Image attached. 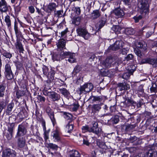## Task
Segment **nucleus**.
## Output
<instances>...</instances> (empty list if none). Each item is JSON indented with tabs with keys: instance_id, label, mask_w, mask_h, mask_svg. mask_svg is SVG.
<instances>
[{
	"instance_id": "f257e3e1",
	"label": "nucleus",
	"mask_w": 157,
	"mask_h": 157,
	"mask_svg": "<svg viewBox=\"0 0 157 157\" xmlns=\"http://www.w3.org/2000/svg\"><path fill=\"white\" fill-rule=\"evenodd\" d=\"M15 69V67L11 62H9L5 66L4 74L5 77L8 80H12L14 78L13 71Z\"/></svg>"
},
{
	"instance_id": "f03ea898",
	"label": "nucleus",
	"mask_w": 157,
	"mask_h": 157,
	"mask_svg": "<svg viewBox=\"0 0 157 157\" xmlns=\"http://www.w3.org/2000/svg\"><path fill=\"white\" fill-rule=\"evenodd\" d=\"M93 85L90 83H86L81 86L78 89V93L81 95L82 94H86L90 91L93 88Z\"/></svg>"
},
{
	"instance_id": "7ed1b4c3",
	"label": "nucleus",
	"mask_w": 157,
	"mask_h": 157,
	"mask_svg": "<svg viewBox=\"0 0 157 157\" xmlns=\"http://www.w3.org/2000/svg\"><path fill=\"white\" fill-rule=\"evenodd\" d=\"M28 124L26 122H23L18 126L16 137H18L25 135L27 132Z\"/></svg>"
},
{
	"instance_id": "20e7f679",
	"label": "nucleus",
	"mask_w": 157,
	"mask_h": 157,
	"mask_svg": "<svg viewBox=\"0 0 157 157\" xmlns=\"http://www.w3.org/2000/svg\"><path fill=\"white\" fill-rule=\"evenodd\" d=\"M76 31L79 36L82 37L86 40L88 39L90 37V34L88 32L86 28L84 27H78Z\"/></svg>"
},
{
	"instance_id": "39448f33",
	"label": "nucleus",
	"mask_w": 157,
	"mask_h": 157,
	"mask_svg": "<svg viewBox=\"0 0 157 157\" xmlns=\"http://www.w3.org/2000/svg\"><path fill=\"white\" fill-rule=\"evenodd\" d=\"M92 126L90 128V132H93L98 136L100 135L102 133V130L101 128L98 127V124L96 122H93Z\"/></svg>"
},
{
	"instance_id": "423d86ee",
	"label": "nucleus",
	"mask_w": 157,
	"mask_h": 157,
	"mask_svg": "<svg viewBox=\"0 0 157 157\" xmlns=\"http://www.w3.org/2000/svg\"><path fill=\"white\" fill-rule=\"evenodd\" d=\"M16 156L15 151L10 149H5L2 152V157H15Z\"/></svg>"
},
{
	"instance_id": "0eeeda50",
	"label": "nucleus",
	"mask_w": 157,
	"mask_h": 157,
	"mask_svg": "<svg viewBox=\"0 0 157 157\" xmlns=\"http://www.w3.org/2000/svg\"><path fill=\"white\" fill-rule=\"evenodd\" d=\"M141 63L142 64L147 63L152 65L155 67H157V58H146L143 59Z\"/></svg>"
},
{
	"instance_id": "6e6552de",
	"label": "nucleus",
	"mask_w": 157,
	"mask_h": 157,
	"mask_svg": "<svg viewBox=\"0 0 157 157\" xmlns=\"http://www.w3.org/2000/svg\"><path fill=\"white\" fill-rule=\"evenodd\" d=\"M14 128V124L13 123H10L8 126V130L5 136L8 140H11L13 136V130Z\"/></svg>"
},
{
	"instance_id": "1a4fd4ad",
	"label": "nucleus",
	"mask_w": 157,
	"mask_h": 157,
	"mask_svg": "<svg viewBox=\"0 0 157 157\" xmlns=\"http://www.w3.org/2000/svg\"><path fill=\"white\" fill-rule=\"evenodd\" d=\"M149 5L147 1L142 0L140 6V12L142 13H146L149 11Z\"/></svg>"
},
{
	"instance_id": "9d476101",
	"label": "nucleus",
	"mask_w": 157,
	"mask_h": 157,
	"mask_svg": "<svg viewBox=\"0 0 157 157\" xmlns=\"http://www.w3.org/2000/svg\"><path fill=\"white\" fill-rule=\"evenodd\" d=\"M123 43L122 41H117L113 45H111L108 49L116 51L122 48L123 46Z\"/></svg>"
},
{
	"instance_id": "9b49d317",
	"label": "nucleus",
	"mask_w": 157,
	"mask_h": 157,
	"mask_svg": "<svg viewBox=\"0 0 157 157\" xmlns=\"http://www.w3.org/2000/svg\"><path fill=\"white\" fill-rule=\"evenodd\" d=\"M105 118L107 120L108 123L110 124H116L119 121V117L117 115L115 116L111 117V115L110 114L107 116Z\"/></svg>"
},
{
	"instance_id": "f8f14e48",
	"label": "nucleus",
	"mask_w": 157,
	"mask_h": 157,
	"mask_svg": "<svg viewBox=\"0 0 157 157\" xmlns=\"http://www.w3.org/2000/svg\"><path fill=\"white\" fill-rule=\"evenodd\" d=\"M9 6L5 0H0V12L6 13L9 11Z\"/></svg>"
},
{
	"instance_id": "ddd939ff",
	"label": "nucleus",
	"mask_w": 157,
	"mask_h": 157,
	"mask_svg": "<svg viewBox=\"0 0 157 157\" xmlns=\"http://www.w3.org/2000/svg\"><path fill=\"white\" fill-rule=\"evenodd\" d=\"M66 40L63 39H61L58 40L56 44L57 50L59 51L66 49Z\"/></svg>"
},
{
	"instance_id": "4468645a",
	"label": "nucleus",
	"mask_w": 157,
	"mask_h": 157,
	"mask_svg": "<svg viewBox=\"0 0 157 157\" xmlns=\"http://www.w3.org/2000/svg\"><path fill=\"white\" fill-rule=\"evenodd\" d=\"M49 97L53 102L58 101L61 98L60 94L54 91H51V94H49Z\"/></svg>"
},
{
	"instance_id": "2eb2a0df",
	"label": "nucleus",
	"mask_w": 157,
	"mask_h": 157,
	"mask_svg": "<svg viewBox=\"0 0 157 157\" xmlns=\"http://www.w3.org/2000/svg\"><path fill=\"white\" fill-rule=\"evenodd\" d=\"M113 61L112 59L109 58H107L105 61L101 63V65L104 68H108L110 67Z\"/></svg>"
},
{
	"instance_id": "dca6fc26",
	"label": "nucleus",
	"mask_w": 157,
	"mask_h": 157,
	"mask_svg": "<svg viewBox=\"0 0 157 157\" xmlns=\"http://www.w3.org/2000/svg\"><path fill=\"white\" fill-rule=\"evenodd\" d=\"M113 13L118 17H122L125 14L123 10L120 8H116L113 10Z\"/></svg>"
},
{
	"instance_id": "f3484780",
	"label": "nucleus",
	"mask_w": 157,
	"mask_h": 157,
	"mask_svg": "<svg viewBox=\"0 0 157 157\" xmlns=\"http://www.w3.org/2000/svg\"><path fill=\"white\" fill-rule=\"evenodd\" d=\"M157 152L152 150H150L144 153H141V157H156Z\"/></svg>"
},
{
	"instance_id": "a211bd4d",
	"label": "nucleus",
	"mask_w": 157,
	"mask_h": 157,
	"mask_svg": "<svg viewBox=\"0 0 157 157\" xmlns=\"http://www.w3.org/2000/svg\"><path fill=\"white\" fill-rule=\"evenodd\" d=\"M117 87L120 91L123 90H127L130 88V86L126 83H119L117 85Z\"/></svg>"
},
{
	"instance_id": "6ab92c4d",
	"label": "nucleus",
	"mask_w": 157,
	"mask_h": 157,
	"mask_svg": "<svg viewBox=\"0 0 157 157\" xmlns=\"http://www.w3.org/2000/svg\"><path fill=\"white\" fill-rule=\"evenodd\" d=\"M135 125L127 124L123 125L121 126V129L123 132H127L132 130L134 128Z\"/></svg>"
},
{
	"instance_id": "aec40b11",
	"label": "nucleus",
	"mask_w": 157,
	"mask_h": 157,
	"mask_svg": "<svg viewBox=\"0 0 157 157\" xmlns=\"http://www.w3.org/2000/svg\"><path fill=\"white\" fill-rule=\"evenodd\" d=\"M52 136L55 141L58 142L60 140V133L59 131L57 129L52 132Z\"/></svg>"
},
{
	"instance_id": "412c9836",
	"label": "nucleus",
	"mask_w": 157,
	"mask_h": 157,
	"mask_svg": "<svg viewBox=\"0 0 157 157\" xmlns=\"http://www.w3.org/2000/svg\"><path fill=\"white\" fill-rule=\"evenodd\" d=\"M25 144V137H19L17 140V146L20 148L23 147Z\"/></svg>"
},
{
	"instance_id": "4be33fe9",
	"label": "nucleus",
	"mask_w": 157,
	"mask_h": 157,
	"mask_svg": "<svg viewBox=\"0 0 157 157\" xmlns=\"http://www.w3.org/2000/svg\"><path fill=\"white\" fill-rule=\"evenodd\" d=\"M136 44V47L144 51L146 49L147 44L144 41L137 42Z\"/></svg>"
},
{
	"instance_id": "5701e85b",
	"label": "nucleus",
	"mask_w": 157,
	"mask_h": 157,
	"mask_svg": "<svg viewBox=\"0 0 157 157\" xmlns=\"http://www.w3.org/2000/svg\"><path fill=\"white\" fill-rule=\"evenodd\" d=\"M103 97L101 96H90L88 99V100L92 101V102L98 101L101 102L103 100Z\"/></svg>"
},
{
	"instance_id": "b1692460",
	"label": "nucleus",
	"mask_w": 157,
	"mask_h": 157,
	"mask_svg": "<svg viewBox=\"0 0 157 157\" xmlns=\"http://www.w3.org/2000/svg\"><path fill=\"white\" fill-rule=\"evenodd\" d=\"M15 45L16 48L19 50L20 53H23L24 49L22 43L20 42L17 41Z\"/></svg>"
},
{
	"instance_id": "393cba45",
	"label": "nucleus",
	"mask_w": 157,
	"mask_h": 157,
	"mask_svg": "<svg viewBox=\"0 0 157 157\" xmlns=\"http://www.w3.org/2000/svg\"><path fill=\"white\" fill-rule=\"evenodd\" d=\"M58 6L55 3H50L47 6V11L51 12L56 10V8Z\"/></svg>"
},
{
	"instance_id": "a878e982",
	"label": "nucleus",
	"mask_w": 157,
	"mask_h": 157,
	"mask_svg": "<svg viewBox=\"0 0 157 157\" xmlns=\"http://www.w3.org/2000/svg\"><path fill=\"white\" fill-rule=\"evenodd\" d=\"M106 22V17H102L99 20L98 23V30L100 29L105 25Z\"/></svg>"
},
{
	"instance_id": "bb28decb",
	"label": "nucleus",
	"mask_w": 157,
	"mask_h": 157,
	"mask_svg": "<svg viewBox=\"0 0 157 157\" xmlns=\"http://www.w3.org/2000/svg\"><path fill=\"white\" fill-rule=\"evenodd\" d=\"M135 70L133 69L131 70L130 71L124 73L122 76V77L124 79L128 80L130 76L132 75Z\"/></svg>"
},
{
	"instance_id": "cd10ccee",
	"label": "nucleus",
	"mask_w": 157,
	"mask_h": 157,
	"mask_svg": "<svg viewBox=\"0 0 157 157\" xmlns=\"http://www.w3.org/2000/svg\"><path fill=\"white\" fill-rule=\"evenodd\" d=\"M80 154L77 150H73L69 152V157H80Z\"/></svg>"
},
{
	"instance_id": "c85d7f7f",
	"label": "nucleus",
	"mask_w": 157,
	"mask_h": 157,
	"mask_svg": "<svg viewBox=\"0 0 157 157\" xmlns=\"http://www.w3.org/2000/svg\"><path fill=\"white\" fill-rule=\"evenodd\" d=\"M91 15L92 19H96L101 16V13L98 10H95L93 11Z\"/></svg>"
},
{
	"instance_id": "c756f323",
	"label": "nucleus",
	"mask_w": 157,
	"mask_h": 157,
	"mask_svg": "<svg viewBox=\"0 0 157 157\" xmlns=\"http://www.w3.org/2000/svg\"><path fill=\"white\" fill-rule=\"evenodd\" d=\"M1 53L3 56L7 58L10 59L12 57V54L5 50H3V51H1Z\"/></svg>"
},
{
	"instance_id": "7c9ffc66",
	"label": "nucleus",
	"mask_w": 157,
	"mask_h": 157,
	"mask_svg": "<svg viewBox=\"0 0 157 157\" xmlns=\"http://www.w3.org/2000/svg\"><path fill=\"white\" fill-rule=\"evenodd\" d=\"M75 54L71 53L69 55V57L67 60L70 63H72L76 62V60L75 57Z\"/></svg>"
},
{
	"instance_id": "2f4dec72",
	"label": "nucleus",
	"mask_w": 157,
	"mask_h": 157,
	"mask_svg": "<svg viewBox=\"0 0 157 157\" xmlns=\"http://www.w3.org/2000/svg\"><path fill=\"white\" fill-rule=\"evenodd\" d=\"M52 59L54 61H57L62 59L59 53H55L52 56Z\"/></svg>"
},
{
	"instance_id": "473e14b6",
	"label": "nucleus",
	"mask_w": 157,
	"mask_h": 157,
	"mask_svg": "<svg viewBox=\"0 0 157 157\" xmlns=\"http://www.w3.org/2000/svg\"><path fill=\"white\" fill-rule=\"evenodd\" d=\"M124 32L125 34L128 35H132L135 33L134 29L131 28H126L125 29Z\"/></svg>"
},
{
	"instance_id": "72a5a7b5",
	"label": "nucleus",
	"mask_w": 157,
	"mask_h": 157,
	"mask_svg": "<svg viewBox=\"0 0 157 157\" xmlns=\"http://www.w3.org/2000/svg\"><path fill=\"white\" fill-rule=\"evenodd\" d=\"M60 51L61 52L59 53L62 59L66 58L67 56H69V55L71 54V52H64L63 50Z\"/></svg>"
},
{
	"instance_id": "f704fd0d",
	"label": "nucleus",
	"mask_w": 157,
	"mask_h": 157,
	"mask_svg": "<svg viewBox=\"0 0 157 157\" xmlns=\"http://www.w3.org/2000/svg\"><path fill=\"white\" fill-rule=\"evenodd\" d=\"M59 91L64 96H66L69 94V91L65 88L59 89Z\"/></svg>"
},
{
	"instance_id": "c9c22d12",
	"label": "nucleus",
	"mask_w": 157,
	"mask_h": 157,
	"mask_svg": "<svg viewBox=\"0 0 157 157\" xmlns=\"http://www.w3.org/2000/svg\"><path fill=\"white\" fill-rule=\"evenodd\" d=\"M134 52L136 55L140 58L142 57L144 55L143 53L137 48L134 49Z\"/></svg>"
},
{
	"instance_id": "e433bc0d",
	"label": "nucleus",
	"mask_w": 157,
	"mask_h": 157,
	"mask_svg": "<svg viewBox=\"0 0 157 157\" xmlns=\"http://www.w3.org/2000/svg\"><path fill=\"white\" fill-rule=\"evenodd\" d=\"M14 104L13 103H12L9 104L7 106V109L6 113L8 114H10L12 111V109L14 106Z\"/></svg>"
},
{
	"instance_id": "4c0bfd02",
	"label": "nucleus",
	"mask_w": 157,
	"mask_h": 157,
	"mask_svg": "<svg viewBox=\"0 0 157 157\" xmlns=\"http://www.w3.org/2000/svg\"><path fill=\"white\" fill-rule=\"evenodd\" d=\"M80 20L79 17H74L72 20V23L76 25H78L79 24Z\"/></svg>"
},
{
	"instance_id": "58836bf2",
	"label": "nucleus",
	"mask_w": 157,
	"mask_h": 157,
	"mask_svg": "<svg viewBox=\"0 0 157 157\" xmlns=\"http://www.w3.org/2000/svg\"><path fill=\"white\" fill-rule=\"evenodd\" d=\"M53 124L54 125L56 122V120L54 117V114L53 111L48 114Z\"/></svg>"
},
{
	"instance_id": "ea45409f",
	"label": "nucleus",
	"mask_w": 157,
	"mask_h": 157,
	"mask_svg": "<svg viewBox=\"0 0 157 157\" xmlns=\"http://www.w3.org/2000/svg\"><path fill=\"white\" fill-rule=\"evenodd\" d=\"M74 125L73 124L69 123L66 126V130L68 132L70 133L73 129Z\"/></svg>"
},
{
	"instance_id": "a19ab883",
	"label": "nucleus",
	"mask_w": 157,
	"mask_h": 157,
	"mask_svg": "<svg viewBox=\"0 0 157 157\" xmlns=\"http://www.w3.org/2000/svg\"><path fill=\"white\" fill-rule=\"evenodd\" d=\"M102 104V103H100L93 105L92 106V108L95 111H99L101 109V106Z\"/></svg>"
},
{
	"instance_id": "79ce46f5",
	"label": "nucleus",
	"mask_w": 157,
	"mask_h": 157,
	"mask_svg": "<svg viewBox=\"0 0 157 157\" xmlns=\"http://www.w3.org/2000/svg\"><path fill=\"white\" fill-rule=\"evenodd\" d=\"M14 29L15 31V33L17 37H19L21 35V32L19 31L18 29L17 24L15 22L14 25Z\"/></svg>"
},
{
	"instance_id": "37998d69",
	"label": "nucleus",
	"mask_w": 157,
	"mask_h": 157,
	"mask_svg": "<svg viewBox=\"0 0 157 157\" xmlns=\"http://www.w3.org/2000/svg\"><path fill=\"white\" fill-rule=\"evenodd\" d=\"M63 113L64 117L67 120H70L72 118V115L68 113L62 112Z\"/></svg>"
},
{
	"instance_id": "c03bdc74",
	"label": "nucleus",
	"mask_w": 157,
	"mask_h": 157,
	"mask_svg": "<svg viewBox=\"0 0 157 157\" xmlns=\"http://www.w3.org/2000/svg\"><path fill=\"white\" fill-rule=\"evenodd\" d=\"M5 21L6 24V25L8 27L11 26V21L10 19V17L9 15L6 16L5 18Z\"/></svg>"
},
{
	"instance_id": "a18cd8bd",
	"label": "nucleus",
	"mask_w": 157,
	"mask_h": 157,
	"mask_svg": "<svg viewBox=\"0 0 157 157\" xmlns=\"http://www.w3.org/2000/svg\"><path fill=\"white\" fill-rule=\"evenodd\" d=\"M156 85L155 83H152L151 87L150 88V90L151 92L155 93L157 91Z\"/></svg>"
},
{
	"instance_id": "49530a36",
	"label": "nucleus",
	"mask_w": 157,
	"mask_h": 157,
	"mask_svg": "<svg viewBox=\"0 0 157 157\" xmlns=\"http://www.w3.org/2000/svg\"><path fill=\"white\" fill-rule=\"evenodd\" d=\"M90 128L89 127L88 125H85L82 127V132L85 133L87 132H90Z\"/></svg>"
},
{
	"instance_id": "de8ad7c7",
	"label": "nucleus",
	"mask_w": 157,
	"mask_h": 157,
	"mask_svg": "<svg viewBox=\"0 0 157 157\" xmlns=\"http://www.w3.org/2000/svg\"><path fill=\"white\" fill-rule=\"evenodd\" d=\"M129 140L132 143L136 141V142H135V144H139V143L138 142V141H139V140L137 139V138L136 136H131L130 137Z\"/></svg>"
},
{
	"instance_id": "09e8293b",
	"label": "nucleus",
	"mask_w": 157,
	"mask_h": 157,
	"mask_svg": "<svg viewBox=\"0 0 157 157\" xmlns=\"http://www.w3.org/2000/svg\"><path fill=\"white\" fill-rule=\"evenodd\" d=\"M48 146L50 148L55 150H57L58 147L56 145L51 143H49L48 144Z\"/></svg>"
},
{
	"instance_id": "8fccbe9b",
	"label": "nucleus",
	"mask_w": 157,
	"mask_h": 157,
	"mask_svg": "<svg viewBox=\"0 0 157 157\" xmlns=\"http://www.w3.org/2000/svg\"><path fill=\"white\" fill-rule=\"evenodd\" d=\"M97 145L99 147L102 149H104L105 146V143L103 142L99 141L97 143Z\"/></svg>"
},
{
	"instance_id": "3c124183",
	"label": "nucleus",
	"mask_w": 157,
	"mask_h": 157,
	"mask_svg": "<svg viewBox=\"0 0 157 157\" xmlns=\"http://www.w3.org/2000/svg\"><path fill=\"white\" fill-rule=\"evenodd\" d=\"M147 42L148 43L151 44L153 47H157V40L154 41L153 40H149Z\"/></svg>"
},
{
	"instance_id": "603ef678",
	"label": "nucleus",
	"mask_w": 157,
	"mask_h": 157,
	"mask_svg": "<svg viewBox=\"0 0 157 157\" xmlns=\"http://www.w3.org/2000/svg\"><path fill=\"white\" fill-rule=\"evenodd\" d=\"M81 70V67L79 66H76L75 67L73 72L75 73H78Z\"/></svg>"
},
{
	"instance_id": "864d4df0",
	"label": "nucleus",
	"mask_w": 157,
	"mask_h": 157,
	"mask_svg": "<svg viewBox=\"0 0 157 157\" xmlns=\"http://www.w3.org/2000/svg\"><path fill=\"white\" fill-rule=\"evenodd\" d=\"M22 115V114L21 113H19L17 115V118H19V120L20 121H22L25 117V116H23Z\"/></svg>"
},
{
	"instance_id": "5fc2aeb1",
	"label": "nucleus",
	"mask_w": 157,
	"mask_h": 157,
	"mask_svg": "<svg viewBox=\"0 0 157 157\" xmlns=\"http://www.w3.org/2000/svg\"><path fill=\"white\" fill-rule=\"evenodd\" d=\"M44 138L45 142H47L49 139V132H44Z\"/></svg>"
},
{
	"instance_id": "6e6d98bb",
	"label": "nucleus",
	"mask_w": 157,
	"mask_h": 157,
	"mask_svg": "<svg viewBox=\"0 0 157 157\" xmlns=\"http://www.w3.org/2000/svg\"><path fill=\"white\" fill-rule=\"evenodd\" d=\"M20 85L21 86V87L22 88H23L24 89H26V84L25 82L24 81H22L21 82L20 84Z\"/></svg>"
},
{
	"instance_id": "4d7b16f0",
	"label": "nucleus",
	"mask_w": 157,
	"mask_h": 157,
	"mask_svg": "<svg viewBox=\"0 0 157 157\" xmlns=\"http://www.w3.org/2000/svg\"><path fill=\"white\" fill-rule=\"evenodd\" d=\"M6 84L2 83L0 84V91L4 92L6 88Z\"/></svg>"
},
{
	"instance_id": "13d9d810",
	"label": "nucleus",
	"mask_w": 157,
	"mask_h": 157,
	"mask_svg": "<svg viewBox=\"0 0 157 157\" xmlns=\"http://www.w3.org/2000/svg\"><path fill=\"white\" fill-rule=\"evenodd\" d=\"M74 10L75 11L76 13L78 15L80 14L81 10L79 7H75L74 8Z\"/></svg>"
},
{
	"instance_id": "bf43d9fd",
	"label": "nucleus",
	"mask_w": 157,
	"mask_h": 157,
	"mask_svg": "<svg viewBox=\"0 0 157 157\" xmlns=\"http://www.w3.org/2000/svg\"><path fill=\"white\" fill-rule=\"evenodd\" d=\"M38 99L41 102H44L45 100L44 97L39 95L37 97Z\"/></svg>"
},
{
	"instance_id": "052dcab7",
	"label": "nucleus",
	"mask_w": 157,
	"mask_h": 157,
	"mask_svg": "<svg viewBox=\"0 0 157 157\" xmlns=\"http://www.w3.org/2000/svg\"><path fill=\"white\" fill-rule=\"evenodd\" d=\"M136 150V148L134 147H131L128 149V150L131 153H134L135 152Z\"/></svg>"
},
{
	"instance_id": "680f3d73",
	"label": "nucleus",
	"mask_w": 157,
	"mask_h": 157,
	"mask_svg": "<svg viewBox=\"0 0 157 157\" xmlns=\"http://www.w3.org/2000/svg\"><path fill=\"white\" fill-rule=\"evenodd\" d=\"M142 17V16L139 15L138 17H134L133 18L135 20V22L137 23L138 22L139 20H140Z\"/></svg>"
},
{
	"instance_id": "e2e57ef3",
	"label": "nucleus",
	"mask_w": 157,
	"mask_h": 157,
	"mask_svg": "<svg viewBox=\"0 0 157 157\" xmlns=\"http://www.w3.org/2000/svg\"><path fill=\"white\" fill-rule=\"evenodd\" d=\"M42 126L43 127V129L44 131V132H48L46 130V127L45 125V121L44 120H42L41 121Z\"/></svg>"
},
{
	"instance_id": "0e129e2a",
	"label": "nucleus",
	"mask_w": 157,
	"mask_h": 157,
	"mask_svg": "<svg viewBox=\"0 0 157 157\" xmlns=\"http://www.w3.org/2000/svg\"><path fill=\"white\" fill-rule=\"evenodd\" d=\"M79 105L78 104H74L73 105L72 107V110L74 111H76L77 110L79 107Z\"/></svg>"
},
{
	"instance_id": "69168bd1",
	"label": "nucleus",
	"mask_w": 157,
	"mask_h": 157,
	"mask_svg": "<svg viewBox=\"0 0 157 157\" xmlns=\"http://www.w3.org/2000/svg\"><path fill=\"white\" fill-rule=\"evenodd\" d=\"M133 56L131 54H128L125 57L126 59L127 60H129L132 59L133 58Z\"/></svg>"
},
{
	"instance_id": "338daca9",
	"label": "nucleus",
	"mask_w": 157,
	"mask_h": 157,
	"mask_svg": "<svg viewBox=\"0 0 157 157\" xmlns=\"http://www.w3.org/2000/svg\"><path fill=\"white\" fill-rule=\"evenodd\" d=\"M83 144H85L87 146H89L90 144V143L89 142L86 137H85L83 138Z\"/></svg>"
},
{
	"instance_id": "774afa93",
	"label": "nucleus",
	"mask_w": 157,
	"mask_h": 157,
	"mask_svg": "<svg viewBox=\"0 0 157 157\" xmlns=\"http://www.w3.org/2000/svg\"><path fill=\"white\" fill-rule=\"evenodd\" d=\"M68 32V29L66 28L64 31L62 32L61 33V37H63Z\"/></svg>"
}]
</instances>
